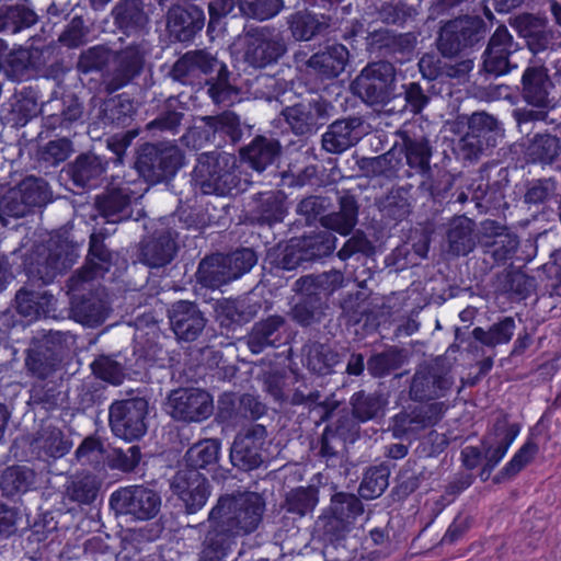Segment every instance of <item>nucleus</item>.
Masks as SVG:
<instances>
[{"label": "nucleus", "mask_w": 561, "mask_h": 561, "mask_svg": "<svg viewBox=\"0 0 561 561\" xmlns=\"http://www.w3.org/2000/svg\"><path fill=\"white\" fill-rule=\"evenodd\" d=\"M319 502V490L313 485L291 490L285 500L288 513L305 516L311 513Z\"/></svg>", "instance_id": "58"}, {"label": "nucleus", "mask_w": 561, "mask_h": 561, "mask_svg": "<svg viewBox=\"0 0 561 561\" xmlns=\"http://www.w3.org/2000/svg\"><path fill=\"white\" fill-rule=\"evenodd\" d=\"M539 451L538 444L533 438L527 440L514 453L512 458L493 477L494 484H501L506 480L516 477L526 466H528Z\"/></svg>", "instance_id": "48"}, {"label": "nucleus", "mask_w": 561, "mask_h": 561, "mask_svg": "<svg viewBox=\"0 0 561 561\" xmlns=\"http://www.w3.org/2000/svg\"><path fill=\"white\" fill-rule=\"evenodd\" d=\"M136 110L127 94H119L106 100L101 108V119L104 125L127 127L134 121Z\"/></svg>", "instance_id": "43"}, {"label": "nucleus", "mask_w": 561, "mask_h": 561, "mask_svg": "<svg viewBox=\"0 0 561 561\" xmlns=\"http://www.w3.org/2000/svg\"><path fill=\"white\" fill-rule=\"evenodd\" d=\"M393 67L389 62L368 64L354 80L355 91L369 104L385 103L393 83Z\"/></svg>", "instance_id": "16"}, {"label": "nucleus", "mask_w": 561, "mask_h": 561, "mask_svg": "<svg viewBox=\"0 0 561 561\" xmlns=\"http://www.w3.org/2000/svg\"><path fill=\"white\" fill-rule=\"evenodd\" d=\"M307 263L330 256L336 248V237L331 231H318L297 237Z\"/></svg>", "instance_id": "42"}, {"label": "nucleus", "mask_w": 561, "mask_h": 561, "mask_svg": "<svg viewBox=\"0 0 561 561\" xmlns=\"http://www.w3.org/2000/svg\"><path fill=\"white\" fill-rule=\"evenodd\" d=\"M286 23L295 41L308 42L322 34L329 27L324 15L319 18L307 10H298L286 18Z\"/></svg>", "instance_id": "37"}, {"label": "nucleus", "mask_w": 561, "mask_h": 561, "mask_svg": "<svg viewBox=\"0 0 561 561\" xmlns=\"http://www.w3.org/2000/svg\"><path fill=\"white\" fill-rule=\"evenodd\" d=\"M176 253V244L170 232L152 237L141 248L142 261L150 267H163L171 263Z\"/></svg>", "instance_id": "41"}, {"label": "nucleus", "mask_w": 561, "mask_h": 561, "mask_svg": "<svg viewBox=\"0 0 561 561\" xmlns=\"http://www.w3.org/2000/svg\"><path fill=\"white\" fill-rule=\"evenodd\" d=\"M472 231V221L466 216L456 217L449 222L447 240L454 254L467 255L473 250Z\"/></svg>", "instance_id": "54"}, {"label": "nucleus", "mask_w": 561, "mask_h": 561, "mask_svg": "<svg viewBox=\"0 0 561 561\" xmlns=\"http://www.w3.org/2000/svg\"><path fill=\"white\" fill-rule=\"evenodd\" d=\"M320 537L327 543L339 547L346 539L352 527L343 518L337 517L334 513L327 508L316 522Z\"/></svg>", "instance_id": "55"}, {"label": "nucleus", "mask_w": 561, "mask_h": 561, "mask_svg": "<svg viewBox=\"0 0 561 561\" xmlns=\"http://www.w3.org/2000/svg\"><path fill=\"white\" fill-rule=\"evenodd\" d=\"M169 407L175 421L201 423L213 414L214 398L199 388H179L169 396Z\"/></svg>", "instance_id": "14"}, {"label": "nucleus", "mask_w": 561, "mask_h": 561, "mask_svg": "<svg viewBox=\"0 0 561 561\" xmlns=\"http://www.w3.org/2000/svg\"><path fill=\"white\" fill-rule=\"evenodd\" d=\"M519 49V44L514 41L507 27L499 25L491 35L483 53V70L494 77L507 75L513 68L517 67L512 64L510 58Z\"/></svg>", "instance_id": "19"}, {"label": "nucleus", "mask_w": 561, "mask_h": 561, "mask_svg": "<svg viewBox=\"0 0 561 561\" xmlns=\"http://www.w3.org/2000/svg\"><path fill=\"white\" fill-rule=\"evenodd\" d=\"M38 54L37 49L32 50L22 47L10 49L7 56L4 76L14 82L30 79L32 70L36 68L35 55Z\"/></svg>", "instance_id": "51"}, {"label": "nucleus", "mask_w": 561, "mask_h": 561, "mask_svg": "<svg viewBox=\"0 0 561 561\" xmlns=\"http://www.w3.org/2000/svg\"><path fill=\"white\" fill-rule=\"evenodd\" d=\"M398 140L394 148L399 147L407 165L414 174L426 176L431 172L433 147L428 136L420 126H403L397 131Z\"/></svg>", "instance_id": "13"}, {"label": "nucleus", "mask_w": 561, "mask_h": 561, "mask_svg": "<svg viewBox=\"0 0 561 561\" xmlns=\"http://www.w3.org/2000/svg\"><path fill=\"white\" fill-rule=\"evenodd\" d=\"M38 22L37 13L24 4L8 5L0 13V31L16 34Z\"/></svg>", "instance_id": "52"}, {"label": "nucleus", "mask_w": 561, "mask_h": 561, "mask_svg": "<svg viewBox=\"0 0 561 561\" xmlns=\"http://www.w3.org/2000/svg\"><path fill=\"white\" fill-rule=\"evenodd\" d=\"M221 440L218 438H206L193 444L184 455L185 468L180 471H192L191 473L208 476L214 481L227 479V471L220 465Z\"/></svg>", "instance_id": "17"}, {"label": "nucleus", "mask_w": 561, "mask_h": 561, "mask_svg": "<svg viewBox=\"0 0 561 561\" xmlns=\"http://www.w3.org/2000/svg\"><path fill=\"white\" fill-rule=\"evenodd\" d=\"M267 431L262 424H253L236 435L230 448V461L233 467L249 472L263 463V449Z\"/></svg>", "instance_id": "15"}, {"label": "nucleus", "mask_w": 561, "mask_h": 561, "mask_svg": "<svg viewBox=\"0 0 561 561\" xmlns=\"http://www.w3.org/2000/svg\"><path fill=\"white\" fill-rule=\"evenodd\" d=\"M485 232L494 239L489 244L488 253L497 265H504L512 260L518 249L519 240L514 233L507 232L506 227L501 226L495 220L485 221L483 225Z\"/></svg>", "instance_id": "34"}, {"label": "nucleus", "mask_w": 561, "mask_h": 561, "mask_svg": "<svg viewBox=\"0 0 561 561\" xmlns=\"http://www.w3.org/2000/svg\"><path fill=\"white\" fill-rule=\"evenodd\" d=\"M110 505L118 515L149 520L157 516L161 506L160 494L144 485L119 488L110 496Z\"/></svg>", "instance_id": "10"}, {"label": "nucleus", "mask_w": 561, "mask_h": 561, "mask_svg": "<svg viewBox=\"0 0 561 561\" xmlns=\"http://www.w3.org/2000/svg\"><path fill=\"white\" fill-rule=\"evenodd\" d=\"M486 24L480 16H459L447 21L439 30L437 49L443 57H454L483 43Z\"/></svg>", "instance_id": "4"}, {"label": "nucleus", "mask_w": 561, "mask_h": 561, "mask_svg": "<svg viewBox=\"0 0 561 561\" xmlns=\"http://www.w3.org/2000/svg\"><path fill=\"white\" fill-rule=\"evenodd\" d=\"M193 180L204 194L224 196L231 190L232 175L213 154H202L193 169Z\"/></svg>", "instance_id": "23"}, {"label": "nucleus", "mask_w": 561, "mask_h": 561, "mask_svg": "<svg viewBox=\"0 0 561 561\" xmlns=\"http://www.w3.org/2000/svg\"><path fill=\"white\" fill-rule=\"evenodd\" d=\"M266 260L273 267L283 271H294L298 266L304 265V263H307L300 251L297 237L268 250Z\"/></svg>", "instance_id": "50"}, {"label": "nucleus", "mask_w": 561, "mask_h": 561, "mask_svg": "<svg viewBox=\"0 0 561 561\" xmlns=\"http://www.w3.org/2000/svg\"><path fill=\"white\" fill-rule=\"evenodd\" d=\"M169 321L176 339L182 342L196 341L207 323L198 305L187 300H179L171 306Z\"/></svg>", "instance_id": "22"}, {"label": "nucleus", "mask_w": 561, "mask_h": 561, "mask_svg": "<svg viewBox=\"0 0 561 561\" xmlns=\"http://www.w3.org/2000/svg\"><path fill=\"white\" fill-rule=\"evenodd\" d=\"M111 14L116 28L126 36L142 34L149 24L144 0H119Z\"/></svg>", "instance_id": "27"}, {"label": "nucleus", "mask_w": 561, "mask_h": 561, "mask_svg": "<svg viewBox=\"0 0 561 561\" xmlns=\"http://www.w3.org/2000/svg\"><path fill=\"white\" fill-rule=\"evenodd\" d=\"M242 136L239 115L224 111L217 115L204 116L202 125L191 128L184 138H192L193 147L214 145L216 148H224L227 145H236Z\"/></svg>", "instance_id": "5"}, {"label": "nucleus", "mask_w": 561, "mask_h": 561, "mask_svg": "<svg viewBox=\"0 0 561 561\" xmlns=\"http://www.w3.org/2000/svg\"><path fill=\"white\" fill-rule=\"evenodd\" d=\"M360 125V118L357 117L333 122L322 135V148L327 152L335 154L346 151L359 141L360 136L357 128Z\"/></svg>", "instance_id": "31"}, {"label": "nucleus", "mask_w": 561, "mask_h": 561, "mask_svg": "<svg viewBox=\"0 0 561 561\" xmlns=\"http://www.w3.org/2000/svg\"><path fill=\"white\" fill-rule=\"evenodd\" d=\"M290 331L286 319L271 314L254 322L245 336V343L252 354H261L266 348H278L289 343Z\"/></svg>", "instance_id": "20"}, {"label": "nucleus", "mask_w": 561, "mask_h": 561, "mask_svg": "<svg viewBox=\"0 0 561 561\" xmlns=\"http://www.w3.org/2000/svg\"><path fill=\"white\" fill-rule=\"evenodd\" d=\"M111 187L95 198V208L108 224L123 221L129 217L128 209L137 194V180L124 174L112 175Z\"/></svg>", "instance_id": "11"}, {"label": "nucleus", "mask_w": 561, "mask_h": 561, "mask_svg": "<svg viewBox=\"0 0 561 561\" xmlns=\"http://www.w3.org/2000/svg\"><path fill=\"white\" fill-rule=\"evenodd\" d=\"M350 59L348 49L340 43L325 46L306 61L307 71L320 79H334L344 70Z\"/></svg>", "instance_id": "25"}, {"label": "nucleus", "mask_w": 561, "mask_h": 561, "mask_svg": "<svg viewBox=\"0 0 561 561\" xmlns=\"http://www.w3.org/2000/svg\"><path fill=\"white\" fill-rule=\"evenodd\" d=\"M182 162L183 153L176 146L145 142L137 150L135 170L127 175L136 180L142 178L147 183L158 184L175 176Z\"/></svg>", "instance_id": "3"}, {"label": "nucleus", "mask_w": 561, "mask_h": 561, "mask_svg": "<svg viewBox=\"0 0 561 561\" xmlns=\"http://www.w3.org/2000/svg\"><path fill=\"white\" fill-rule=\"evenodd\" d=\"M332 108L329 101L317 94L291 106H286L282 114L295 135L305 136L324 126L330 118Z\"/></svg>", "instance_id": "12"}, {"label": "nucleus", "mask_w": 561, "mask_h": 561, "mask_svg": "<svg viewBox=\"0 0 561 561\" xmlns=\"http://www.w3.org/2000/svg\"><path fill=\"white\" fill-rule=\"evenodd\" d=\"M24 203H27L31 214L42 209L51 201V191L47 181L42 178L26 176L18 185Z\"/></svg>", "instance_id": "49"}, {"label": "nucleus", "mask_w": 561, "mask_h": 561, "mask_svg": "<svg viewBox=\"0 0 561 561\" xmlns=\"http://www.w3.org/2000/svg\"><path fill=\"white\" fill-rule=\"evenodd\" d=\"M107 302L93 293L73 294L70 297V314L78 323L98 327L108 316Z\"/></svg>", "instance_id": "30"}, {"label": "nucleus", "mask_w": 561, "mask_h": 561, "mask_svg": "<svg viewBox=\"0 0 561 561\" xmlns=\"http://www.w3.org/2000/svg\"><path fill=\"white\" fill-rule=\"evenodd\" d=\"M287 215L286 196L282 191L257 193L253 198L250 218L260 226L273 227Z\"/></svg>", "instance_id": "28"}, {"label": "nucleus", "mask_w": 561, "mask_h": 561, "mask_svg": "<svg viewBox=\"0 0 561 561\" xmlns=\"http://www.w3.org/2000/svg\"><path fill=\"white\" fill-rule=\"evenodd\" d=\"M76 262L72 243L64 233L56 232L45 242L35 243L24 255L23 268L28 282L47 286L67 273Z\"/></svg>", "instance_id": "2"}, {"label": "nucleus", "mask_w": 561, "mask_h": 561, "mask_svg": "<svg viewBox=\"0 0 561 561\" xmlns=\"http://www.w3.org/2000/svg\"><path fill=\"white\" fill-rule=\"evenodd\" d=\"M405 357L403 348L392 345L379 353L371 354L367 359L366 367L369 375L375 378H382L400 369L405 362Z\"/></svg>", "instance_id": "44"}, {"label": "nucleus", "mask_w": 561, "mask_h": 561, "mask_svg": "<svg viewBox=\"0 0 561 561\" xmlns=\"http://www.w3.org/2000/svg\"><path fill=\"white\" fill-rule=\"evenodd\" d=\"M390 470L387 466L380 465L370 467L364 474L358 492L366 500H374L380 496L389 484Z\"/></svg>", "instance_id": "60"}, {"label": "nucleus", "mask_w": 561, "mask_h": 561, "mask_svg": "<svg viewBox=\"0 0 561 561\" xmlns=\"http://www.w3.org/2000/svg\"><path fill=\"white\" fill-rule=\"evenodd\" d=\"M145 66V51L130 44L116 54V67L108 83L112 91L124 88L139 76Z\"/></svg>", "instance_id": "29"}, {"label": "nucleus", "mask_w": 561, "mask_h": 561, "mask_svg": "<svg viewBox=\"0 0 561 561\" xmlns=\"http://www.w3.org/2000/svg\"><path fill=\"white\" fill-rule=\"evenodd\" d=\"M228 279L234 280L249 273L257 262L256 252L250 248H240L224 256Z\"/></svg>", "instance_id": "62"}, {"label": "nucleus", "mask_w": 561, "mask_h": 561, "mask_svg": "<svg viewBox=\"0 0 561 561\" xmlns=\"http://www.w3.org/2000/svg\"><path fill=\"white\" fill-rule=\"evenodd\" d=\"M55 302L54 295L44 290H33L22 287L15 294V308L19 314L30 320H37L45 317Z\"/></svg>", "instance_id": "35"}, {"label": "nucleus", "mask_w": 561, "mask_h": 561, "mask_svg": "<svg viewBox=\"0 0 561 561\" xmlns=\"http://www.w3.org/2000/svg\"><path fill=\"white\" fill-rule=\"evenodd\" d=\"M524 153L527 163L552 164L561 153V140L549 133H537L529 140Z\"/></svg>", "instance_id": "38"}, {"label": "nucleus", "mask_w": 561, "mask_h": 561, "mask_svg": "<svg viewBox=\"0 0 561 561\" xmlns=\"http://www.w3.org/2000/svg\"><path fill=\"white\" fill-rule=\"evenodd\" d=\"M359 206L354 195L345 193L339 198V210L321 216L320 224L325 231L348 236L358 221Z\"/></svg>", "instance_id": "32"}, {"label": "nucleus", "mask_w": 561, "mask_h": 561, "mask_svg": "<svg viewBox=\"0 0 561 561\" xmlns=\"http://www.w3.org/2000/svg\"><path fill=\"white\" fill-rule=\"evenodd\" d=\"M108 161L93 153H80L70 162L65 172L77 188L90 190L99 186Z\"/></svg>", "instance_id": "26"}, {"label": "nucleus", "mask_w": 561, "mask_h": 561, "mask_svg": "<svg viewBox=\"0 0 561 561\" xmlns=\"http://www.w3.org/2000/svg\"><path fill=\"white\" fill-rule=\"evenodd\" d=\"M516 323L513 317L507 316L493 323L489 330L476 327L472 336L476 341L488 347L507 344L515 332Z\"/></svg>", "instance_id": "53"}, {"label": "nucleus", "mask_w": 561, "mask_h": 561, "mask_svg": "<svg viewBox=\"0 0 561 561\" xmlns=\"http://www.w3.org/2000/svg\"><path fill=\"white\" fill-rule=\"evenodd\" d=\"M62 383L55 380L39 379L32 386L30 399L38 409L46 412L57 410L65 400L66 394L61 390Z\"/></svg>", "instance_id": "47"}, {"label": "nucleus", "mask_w": 561, "mask_h": 561, "mask_svg": "<svg viewBox=\"0 0 561 561\" xmlns=\"http://www.w3.org/2000/svg\"><path fill=\"white\" fill-rule=\"evenodd\" d=\"M217 312L221 325L236 329L250 322L256 313V308L244 298L226 299L218 305Z\"/></svg>", "instance_id": "46"}, {"label": "nucleus", "mask_w": 561, "mask_h": 561, "mask_svg": "<svg viewBox=\"0 0 561 561\" xmlns=\"http://www.w3.org/2000/svg\"><path fill=\"white\" fill-rule=\"evenodd\" d=\"M552 82L545 65H528L520 78V98L534 107L545 108L549 104Z\"/></svg>", "instance_id": "24"}, {"label": "nucleus", "mask_w": 561, "mask_h": 561, "mask_svg": "<svg viewBox=\"0 0 561 561\" xmlns=\"http://www.w3.org/2000/svg\"><path fill=\"white\" fill-rule=\"evenodd\" d=\"M197 282L207 288L217 289L230 282L224 257L221 262L211 255L201 260L196 271Z\"/></svg>", "instance_id": "56"}, {"label": "nucleus", "mask_w": 561, "mask_h": 561, "mask_svg": "<svg viewBox=\"0 0 561 561\" xmlns=\"http://www.w3.org/2000/svg\"><path fill=\"white\" fill-rule=\"evenodd\" d=\"M191 472L178 471L171 483L172 491L183 502L186 514L201 511L211 494L208 478Z\"/></svg>", "instance_id": "21"}, {"label": "nucleus", "mask_w": 561, "mask_h": 561, "mask_svg": "<svg viewBox=\"0 0 561 561\" xmlns=\"http://www.w3.org/2000/svg\"><path fill=\"white\" fill-rule=\"evenodd\" d=\"M204 8L191 1L173 4L167 14V30L174 42L190 43L205 26Z\"/></svg>", "instance_id": "18"}, {"label": "nucleus", "mask_w": 561, "mask_h": 561, "mask_svg": "<svg viewBox=\"0 0 561 561\" xmlns=\"http://www.w3.org/2000/svg\"><path fill=\"white\" fill-rule=\"evenodd\" d=\"M230 75L227 65H221L216 76L205 81L207 95L217 106L229 107L239 101L240 91L230 82Z\"/></svg>", "instance_id": "39"}, {"label": "nucleus", "mask_w": 561, "mask_h": 561, "mask_svg": "<svg viewBox=\"0 0 561 561\" xmlns=\"http://www.w3.org/2000/svg\"><path fill=\"white\" fill-rule=\"evenodd\" d=\"M263 497L255 492L221 495L208 514L209 530L205 537V556L221 561L237 536L253 533L262 522Z\"/></svg>", "instance_id": "1"}, {"label": "nucleus", "mask_w": 561, "mask_h": 561, "mask_svg": "<svg viewBox=\"0 0 561 561\" xmlns=\"http://www.w3.org/2000/svg\"><path fill=\"white\" fill-rule=\"evenodd\" d=\"M39 448L51 458L64 457L71 448L70 442L57 426L43 427L38 437Z\"/></svg>", "instance_id": "61"}, {"label": "nucleus", "mask_w": 561, "mask_h": 561, "mask_svg": "<svg viewBox=\"0 0 561 561\" xmlns=\"http://www.w3.org/2000/svg\"><path fill=\"white\" fill-rule=\"evenodd\" d=\"M60 354L54 344L39 343L30 348L25 358V366L32 376L46 379L56 371L60 364Z\"/></svg>", "instance_id": "36"}, {"label": "nucleus", "mask_w": 561, "mask_h": 561, "mask_svg": "<svg viewBox=\"0 0 561 561\" xmlns=\"http://www.w3.org/2000/svg\"><path fill=\"white\" fill-rule=\"evenodd\" d=\"M280 151L282 146L277 139L259 135L240 150V157L253 170L262 172L275 162Z\"/></svg>", "instance_id": "33"}, {"label": "nucleus", "mask_w": 561, "mask_h": 561, "mask_svg": "<svg viewBox=\"0 0 561 561\" xmlns=\"http://www.w3.org/2000/svg\"><path fill=\"white\" fill-rule=\"evenodd\" d=\"M283 5V0H239V9L242 14L257 21H266L276 16Z\"/></svg>", "instance_id": "64"}, {"label": "nucleus", "mask_w": 561, "mask_h": 561, "mask_svg": "<svg viewBox=\"0 0 561 561\" xmlns=\"http://www.w3.org/2000/svg\"><path fill=\"white\" fill-rule=\"evenodd\" d=\"M518 434V426L511 424L507 427L504 437L495 446H493L489 439L482 438V445L485 448V461L479 473L482 481H486L489 479L491 472L506 456L511 445L514 443Z\"/></svg>", "instance_id": "45"}, {"label": "nucleus", "mask_w": 561, "mask_h": 561, "mask_svg": "<svg viewBox=\"0 0 561 561\" xmlns=\"http://www.w3.org/2000/svg\"><path fill=\"white\" fill-rule=\"evenodd\" d=\"M352 415L358 423H365L375 419L382 410L383 400L378 393L364 390L356 391L350 399Z\"/></svg>", "instance_id": "57"}, {"label": "nucleus", "mask_w": 561, "mask_h": 561, "mask_svg": "<svg viewBox=\"0 0 561 561\" xmlns=\"http://www.w3.org/2000/svg\"><path fill=\"white\" fill-rule=\"evenodd\" d=\"M299 300L291 309V316L296 323L307 328L320 323L328 307L329 293L323 286L320 276L306 275L299 277L294 284Z\"/></svg>", "instance_id": "8"}, {"label": "nucleus", "mask_w": 561, "mask_h": 561, "mask_svg": "<svg viewBox=\"0 0 561 561\" xmlns=\"http://www.w3.org/2000/svg\"><path fill=\"white\" fill-rule=\"evenodd\" d=\"M34 471L26 466L13 465L7 467L0 476L2 496L15 501L31 490L34 482Z\"/></svg>", "instance_id": "40"}, {"label": "nucleus", "mask_w": 561, "mask_h": 561, "mask_svg": "<svg viewBox=\"0 0 561 561\" xmlns=\"http://www.w3.org/2000/svg\"><path fill=\"white\" fill-rule=\"evenodd\" d=\"M334 515L343 518L351 526L354 525L356 518L364 513V505L360 499L347 492H335L331 496L329 507Z\"/></svg>", "instance_id": "59"}, {"label": "nucleus", "mask_w": 561, "mask_h": 561, "mask_svg": "<svg viewBox=\"0 0 561 561\" xmlns=\"http://www.w3.org/2000/svg\"><path fill=\"white\" fill-rule=\"evenodd\" d=\"M287 51V45L275 28L256 26L244 35V62L255 69L273 66Z\"/></svg>", "instance_id": "7"}, {"label": "nucleus", "mask_w": 561, "mask_h": 561, "mask_svg": "<svg viewBox=\"0 0 561 561\" xmlns=\"http://www.w3.org/2000/svg\"><path fill=\"white\" fill-rule=\"evenodd\" d=\"M148 402L142 398L116 400L108 408V425L125 442L140 439L147 432Z\"/></svg>", "instance_id": "6"}, {"label": "nucleus", "mask_w": 561, "mask_h": 561, "mask_svg": "<svg viewBox=\"0 0 561 561\" xmlns=\"http://www.w3.org/2000/svg\"><path fill=\"white\" fill-rule=\"evenodd\" d=\"M72 152V141L68 136L49 140L38 153V160L46 168L57 167L65 162Z\"/></svg>", "instance_id": "63"}, {"label": "nucleus", "mask_w": 561, "mask_h": 561, "mask_svg": "<svg viewBox=\"0 0 561 561\" xmlns=\"http://www.w3.org/2000/svg\"><path fill=\"white\" fill-rule=\"evenodd\" d=\"M503 129L497 118L485 112H474L468 119L466 134L459 140V149L466 160H478L488 149L497 146Z\"/></svg>", "instance_id": "9"}]
</instances>
